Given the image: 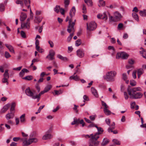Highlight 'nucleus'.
<instances>
[{"instance_id": "f257e3e1", "label": "nucleus", "mask_w": 146, "mask_h": 146, "mask_svg": "<svg viewBox=\"0 0 146 146\" xmlns=\"http://www.w3.org/2000/svg\"><path fill=\"white\" fill-rule=\"evenodd\" d=\"M141 89L140 87H135L131 88L128 87L127 89V91L128 94L131 99H137L141 98L143 94L140 92H136L137 91H141Z\"/></svg>"}, {"instance_id": "f03ea898", "label": "nucleus", "mask_w": 146, "mask_h": 146, "mask_svg": "<svg viewBox=\"0 0 146 146\" xmlns=\"http://www.w3.org/2000/svg\"><path fill=\"white\" fill-rule=\"evenodd\" d=\"M117 72L114 71H111L107 72L106 75L104 76V79L108 82H113L115 80V77Z\"/></svg>"}, {"instance_id": "7ed1b4c3", "label": "nucleus", "mask_w": 146, "mask_h": 146, "mask_svg": "<svg viewBox=\"0 0 146 146\" xmlns=\"http://www.w3.org/2000/svg\"><path fill=\"white\" fill-rule=\"evenodd\" d=\"M95 127H96L97 129L98 132L93 135V134H91V139H94L95 140H97L99 138V135L101 134L103 132V129L101 127H98L97 126H95Z\"/></svg>"}, {"instance_id": "20e7f679", "label": "nucleus", "mask_w": 146, "mask_h": 146, "mask_svg": "<svg viewBox=\"0 0 146 146\" xmlns=\"http://www.w3.org/2000/svg\"><path fill=\"white\" fill-rule=\"evenodd\" d=\"M76 13V9L74 7H72V9L70 10L69 12V15L70 18L68 16L66 19V21L67 22L68 21H69V24H72L71 23L72 21V18L74 16L75 14Z\"/></svg>"}, {"instance_id": "39448f33", "label": "nucleus", "mask_w": 146, "mask_h": 146, "mask_svg": "<svg viewBox=\"0 0 146 146\" xmlns=\"http://www.w3.org/2000/svg\"><path fill=\"white\" fill-rule=\"evenodd\" d=\"M87 30L92 31L94 30L97 27L96 23L93 21L91 22L89 24H87Z\"/></svg>"}, {"instance_id": "423d86ee", "label": "nucleus", "mask_w": 146, "mask_h": 146, "mask_svg": "<svg viewBox=\"0 0 146 146\" xmlns=\"http://www.w3.org/2000/svg\"><path fill=\"white\" fill-rule=\"evenodd\" d=\"M128 56V55L124 52H117L116 55V57L117 59H119L120 58L122 59H127Z\"/></svg>"}, {"instance_id": "0eeeda50", "label": "nucleus", "mask_w": 146, "mask_h": 146, "mask_svg": "<svg viewBox=\"0 0 146 146\" xmlns=\"http://www.w3.org/2000/svg\"><path fill=\"white\" fill-rule=\"evenodd\" d=\"M74 121L72 122L71 124L72 125L74 124L78 125L79 123L82 125V126L83 127L85 124V123L83 119L80 120L79 118L77 119L76 117H74L73 119Z\"/></svg>"}, {"instance_id": "6e6552de", "label": "nucleus", "mask_w": 146, "mask_h": 146, "mask_svg": "<svg viewBox=\"0 0 146 146\" xmlns=\"http://www.w3.org/2000/svg\"><path fill=\"white\" fill-rule=\"evenodd\" d=\"M50 130H48L45 133V134L43 136L42 139L44 140H46L51 139L52 137V135L50 134Z\"/></svg>"}, {"instance_id": "1a4fd4ad", "label": "nucleus", "mask_w": 146, "mask_h": 146, "mask_svg": "<svg viewBox=\"0 0 146 146\" xmlns=\"http://www.w3.org/2000/svg\"><path fill=\"white\" fill-rule=\"evenodd\" d=\"M55 54V52L53 50H50L49 52V54L47 56L46 58H48L50 60H52L54 59V56Z\"/></svg>"}, {"instance_id": "9d476101", "label": "nucleus", "mask_w": 146, "mask_h": 146, "mask_svg": "<svg viewBox=\"0 0 146 146\" xmlns=\"http://www.w3.org/2000/svg\"><path fill=\"white\" fill-rule=\"evenodd\" d=\"M77 55L80 58L83 57L84 55V51L82 49H79L76 51Z\"/></svg>"}, {"instance_id": "9b49d317", "label": "nucleus", "mask_w": 146, "mask_h": 146, "mask_svg": "<svg viewBox=\"0 0 146 146\" xmlns=\"http://www.w3.org/2000/svg\"><path fill=\"white\" fill-rule=\"evenodd\" d=\"M75 20H74L75 21ZM75 25V22H72V24H69V25L68 27V28L67 29V31L69 33H70L72 31L74 30V26Z\"/></svg>"}, {"instance_id": "f8f14e48", "label": "nucleus", "mask_w": 146, "mask_h": 146, "mask_svg": "<svg viewBox=\"0 0 146 146\" xmlns=\"http://www.w3.org/2000/svg\"><path fill=\"white\" fill-rule=\"evenodd\" d=\"M25 92L28 96L31 97L33 98V97L34 96H33L34 94L30 90L29 87H28L25 90Z\"/></svg>"}, {"instance_id": "ddd939ff", "label": "nucleus", "mask_w": 146, "mask_h": 146, "mask_svg": "<svg viewBox=\"0 0 146 146\" xmlns=\"http://www.w3.org/2000/svg\"><path fill=\"white\" fill-rule=\"evenodd\" d=\"M114 17L116 21L120 20L122 18L121 14L117 11H116L114 13Z\"/></svg>"}, {"instance_id": "4468645a", "label": "nucleus", "mask_w": 146, "mask_h": 146, "mask_svg": "<svg viewBox=\"0 0 146 146\" xmlns=\"http://www.w3.org/2000/svg\"><path fill=\"white\" fill-rule=\"evenodd\" d=\"M30 23H24L23 22H21V27L22 28H25L29 29L30 28Z\"/></svg>"}, {"instance_id": "2eb2a0df", "label": "nucleus", "mask_w": 146, "mask_h": 146, "mask_svg": "<svg viewBox=\"0 0 146 146\" xmlns=\"http://www.w3.org/2000/svg\"><path fill=\"white\" fill-rule=\"evenodd\" d=\"M97 17L98 19H104L105 20H106L108 18L106 15L104 13L103 14L98 15Z\"/></svg>"}, {"instance_id": "dca6fc26", "label": "nucleus", "mask_w": 146, "mask_h": 146, "mask_svg": "<svg viewBox=\"0 0 146 146\" xmlns=\"http://www.w3.org/2000/svg\"><path fill=\"white\" fill-rule=\"evenodd\" d=\"M44 92H43L42 91H41L38 95H36L35 96H34L33 97V99H37V101L38 102L40 100V97L41 95L43 94H44Z\"/></svg>"}, {"instance_id": "f3484780", "label": "nucleus", "mask_w": 146, "mask_h": 146, "mask_svg": "<svg viewBox=\"0 0 146 146\" xmlns=\"http://www.w3.org/2000/svg\"><path fill=\"white\" fill-rule=\"evenodd\" d=\"M27 17L26 14L23 13V12L21 13V15L20 16V19L21 22L25 20Z\"/></svg>"}, {"instance_id": "a211bd4d", "label": "nucleus", "mask_w": 146, "mask_h": 146, "mask_svg": "<svg viewBox=\"0 0 146 146\" xmlns=\"http://www.w3.org/2000/svg\"><path fill=\"white\" fill-rule=\"evenodd\" d=\"M5 46L9 49V51L11 52L15 53V51L13 47L11 45L7 44H5Z\"/></svg>"}, {"instance_id": "6ab92c4d", "label": "nucleus", "mask_w": 146, "mask_h": 146, "mask_svg": "<svg viewBox=\"0 0 146 146\" xmlns=\"http://www.w3.org/2000/svg\"><path fill=\"white\" fill-rule=\"evenodd\" d=\"M10 106V104H6L2 109L1 111V112L3 113H5L8 110Z\"/></svg>"}, {"instance_id": "aec40b11", "label": "nucleus", "mask_w": 146, "mask_h": 146, "mask_svg": "<svg viewBox=\"0 0 146 146\" xmlns=\"http://www.w3.org/2000/svg\"><path fill=\"white\" fill-rule=\"evenodd\" d=\"M31 1L30 0H24V5L29 9L30 7Z\"/></svg>"}, {"instance_id": "412c9836", "label": "nucleus", "mask_w": 146, "mask_h": 146, "mask_svg": "<svg viewBox=\"0 0 146 146\" xmlns=\"http://www.w3.org/2000/svg\"><path fill=\"white\" fill-rule=\"evenodd\" d=\"M91 141V143L94 144L93 146H98L100 142L97 140H95L94 139H90Z\"/></svg>"}, {"instance_id": "4be33fe9", "label": "nucleus", "mask_w": 146, "mask_h": 146, "mask_svg": "<svg viewBox=\"0 0 146 146\" xmlns=\"http://www.w3.org/2000/svg\"><path fill=\"white\" fill-rule=\"evenodd\" d=\"M51 87L52 86L51 85H47L45 87L44 90L42 91L44 92V93L47 92L50 89Z\"/></svg>"}, {"instance_id": "5701e85b", "label": "nucleus", "mask_w": 146, "mask_h": 146, "mask_svg": "<svg viewBox=\"0 0 146 146\" xmlns=\"http://www.w3.org/2000/svg\"><path fill=\"white\" fill-rule=\"evenodd\" d=\"M22 141H23V145L24 146H27L31 144L29 139L28 140H24L23 139H22Z\"/></svg>"}, {"instance_id": "b1692460", "label": "nucleus", "mask_w": 146, "mask_h": 146, "mask_svg": "<svg viewBox=\"0 0 146 146\" xmlns=\"http://www.w3.org/2000/svg\"><path fill=\"white\" fill-rule=\"evenodd\" d=\"M91 91L92 94L95 97H97L98 96V94L96 90L93 87L91 88Z\"/></svg>"}, {"instance_id": "393cba45", "label": "nucleus", "mask_w": 146, "mask_h": 146, "mask_svg": "<svg viewBox=\"0 0 146 146\" xmlns=\"http://www.w3.org/2000/svg\"><path fill=\"white\" fill-rule=\"evenodd\" d=\"M144 73L143 70L142 68H139L137 70L138 77L139 78L141 75Z\"/></svg>"}, {"instance_id": "a878e982", "label": "nucleus", "mask_w": 146, "mask_h": 146, "mask_svg": "<svg viewBox=\"0 0 146 146\" xmlns=\"http://www.w3.org/2000/svg\"><path fill=\"white\" fill-rule=\"evenodd\" d=\"M76 74V73H75L74 74V75L70 77V78L71 79H73L75 81H77L80 80L79 77L77 75L75 76L74 75Z\"/></svg>"}, {"instance_id": "bb28decb", "label": "nucleus", "mask_w": 146, "mask_h": 146, "mask_svg": "<svg viewBox=\"0 0 146 146\" xmlns=\"http://www.w3.org/2000/svg\"><path fill=\"white\" fill-rule=\"evenodd\" d=\"M109 142V139H107V138H104L102 143L101 145L102 146H104L108 143Z\"/></svg>"}, {"instance_id": "cd10ccee", "label": "nucleus", "mask_w": 146, "mask_h": 146, "mask_svg": "<svg viewBox=\"0 0 146 146\" xmlns=\"http://www.w3.org/2000/svg\"><path fill=\"white\" fill-rule=\"evenodd\" d=\"M110 127L108 128V130L109 132H110V130L111 129H114L115 128V123L114 122H113L112 124L110 126Z\"/></svg>"}, {"instance_id": "c85d7f7f", "label": "nucleus", "mask_w": 146, "mask_h": 146, "mask_svg": "<svg viewBox=\"0 0 146 146\" xmlns=\"http://www.w3.org/2000/svg\"><path fill=\"white\" fill-rule=\"evenodd\" d=\"M25 115L24 114L22 115L20 117V120L21 122L22 123L24 122L25 121Z\"/></svg>"}, {"instance_id": "c756f323", "label": "nucleus", "mask_w": 146, "mask_h": 146, "mask_svg": "<svg viewBox=\"0 0 146 146\" xmlns=\"http://www.w3.org/2000/svg\"><path fill=\"white\" fill-rule=\"evenodd\" d=\"M85 2L86 3L88 6H92V2L90 0H84Z\"/></svg>"}, {"instance_id": "7c9ffc66", "label": "nucleus", "mask_w": 146, "mask_h": 146, "mask_svg": "<svg viewBox=\"0 0 146 146\" xmlns=\"http://www.w3.org/2000/svg\"><path fill=\"white\" fill-rule=\"evenodd\" d=\"M140 15L142 17L146 16V10L140 11L139 12Z\"/></svg>"}, {"instance_id": "2f4dec72", "label": "nucleus", "mask_w": 146, "mask_h": 146, "mask_svg": "<svg viewBox=\"0 0 146 146\" xmlns=\"http://www.w3.org/2000/svg\"><path fill=\"white\" fill-rule=\"evenodd\" d=\"M140 53L143 58L146 59V50H143L141 51Z\"/></svg>"}, {"instance_id": "473e14b6", "label": "nucleus", "mask_w": 146, "mask_h": 146, "mask_svg": "<svg viewBox=\"0 0 146 146\" xmlns=\"http://www.w3.org/2000/svg\"><path fill=\"white\" fill-rule=\"evenodd\" d=\"M29 141L31 143H35L37 142L38 140L36 138H29Z\"/></svg>"}, {"instance_id": "72a5a7b5", "label": "nucleus", "mask_w": 146, "mask_h": 146, "mask_svg": "<svg viewBox=\"0 0 146 146\" xmlns=\"http://www.w3.org/2000/svg\"><path fill=\"white\" fill-rule=\"evenodd\" d=\"M60 9V6L59 5H57L54 8V10L56 13H58L59 12V11Z\"/></svg>"}, {"instance_id": "f704fd0d", "label": "nucleus", "mask_w": 146, "mask_h": 146, "mask_svg": "<svg viewBox=\"0 0 146 146\" xmlns=\"http://www.w3.org/2000/svg\"><path fill=\"white\" fill-rule=\"evenodd\" d=\"M132 16L137 21H139V17L138 15L135 13H133L132 14Z\"/></svg>"}, {"instance_id": "c9c22d12", "label": "nucleus", "mask_w": 146, "mask_h": 146, "mask_svg": "<svg viewBox=\"0 0 146 146\" xmlns=\"http://www.w3.org/2000/svg\"><path fill=\"white\" fill-rule=\"evenodd\" d=\"M23 79L27 80L30 81L33 79V77L31 76H27L23 78Z\"/></svg>"}, {"instance_id": "e433bc0d", "label": "nucleus", "mask_w": 146, "mask_h": 146, "mask_svg": "<svg viewBox=\"0 0 146 146\" xmlns=\"http://www.w3.org/2000/svg\"><path fill=\"white\" fill-rule=\"evenodd\" d=\"M16 3L17 4H20L21 6L22 7H23L24 6V4L23 2L22 1H20V0H17L16 1Z\"/></svg>"}, {"instance_id": "4c0bfd02", "label": "nucleus", "mask_w": 146, "mask_h": 146, "mask_svg": "<svg viewBox=\"0 0 146 146\" xmlns=\"http://www.w3.org/2000/svg\"><path fill=\"white\" fill-rule=\"evenodd\" d=\"M7 64H4L0 66V71L2 73L4 72V69L5 68Z\"/></svg>"}, {"instance_id": "58836bf2", "label": "nucleus", "mask_w": 146, "mask_h": 146, "mask_svg": "<svg viewBox=\"0 0 146 146\" xmlns=\"http://www.w3.org/2000/svg\"><path fill=\"white\" fill-rule=\"evenodd\" d=\"M16 106V104L15 102H13L11 104V105L10 110L11 112L12 111L15 110V108Z\"/></svg>"}, {"instance_id": "ea45409f", "label": "nucleus", "mask_w": 146, "mask_h": 146, "mask_svg": "<svg viewBox=\"0 0 146 146\" xmlns=\"http://www.w3.org/2000/svg\"><path fill=\"white\" fill-rule=\"evenodd\" d=\"M8 70H5V73L3 74L4 77L8 78H9V74L8 73Z\"/></svg>"}, {"instance_id": "a19ab883", "label": "nucleus", "mask_w": 146, "mask_h": 146, "mask_svg": "<svg viewBox=\"0 0 146 146\" xmlns=\"http://www.w3.org/2000/svg\"><path fill=\"white\" fill-rule=\"evenodd\" d=\"M108 108H105L104 109V112L105 114L107 115H110V111L107 109Z\"/></svg>"}, {"instance_id": "79ce46f5", "label": "nucleus", "mask_w": 146, "mask_h": 146, "mask_svg": "<svg viewBox=\"0 0 146 146\" xmlns=\"http://www.w3.org/2000/svg\"><path fill=\"white\" fill-rule=\"evenodd\" d=\"M5 7L3 3L0 4V11L1 12H3L5 11Z\"/></svg>"}, {"instance_id": "37998d69", "label": "nucleus", "mask_w": 146, "mask_h": 146, "mask_svg": "<svg viewBox=\"0 0 146 146\" xmlns=\"http://www.w3.org/2000/svg\"><path fill=\"white\" fill-rule=\"evenodd\" d=\"M57 56L59 59L63 60H68V59L66 57H63L60 54H58Z\"/></svg>"}, {"instance_id": "c03bdc74", "label": "nucleus", "mask_w": 146, "mask_h": 146, "mask_svg": "<svg viewBox=\"0 0 146 146\" xmlns=\"http://www.w3.org/2000/svg\"><path fill=\"white\" fill-rule=\"evenodd\" d=\"M64 3L65 7L66 8L69 4L70 0H64Z\"/></svg>"}, {"instance_id": "a18cd8bd", "label": "nucleus", "mask_w": 146, "mask_h": 146, "mask_svg": "<svg viewBox=\"0 0 146 146\" xmlns=\"http://www.w3.org/2000/svg\"><path fill=\"white\" fill-rule=\"evenodd\" d=\"M8 78L4 77L2 80V82L3 83H6V84L8 85L9 84L8 82Z\"/></svg>"}, {"instance_id": "49530a36", "label": "nucleus", "mask_w": 146, "mask_h": 146, "mask_svg": "<svg viewBox=\"0 0 146 146\" xmlns=\"http://www.w3.org/2000/svg\"><path fill=\"white\" fill-rule=\"evenodd\" d=\"M81 43V40L78 39L76 41L75 45L76 46H78L80 45Z\"/></svg>"}, {"instance_id": "de8ad7c7", "label": "nucleus", "mask_w": 146, "mask_h": 146, "mask_svg": "<svg viewBox=\"0 0 146 146\" xmlns=\"http://www.w3.org/2000/svg\"><path fill=\"white\" fill-rule=\"evenodd\" d=\"M35 19L38 22V24L41 21L42 19V18L40 17H35Z\"/></svg>"}, {"instance_id": "09e8293b", "label": "nucleus", "mask_w": 146, "mask_h": 146, "mask_svg": "<svg viewBox=\"0 0 146 146\" xmlns=\"http://www.w3.org/2000/svg\"><path fill=\"white\" fill-rule=\"evenodd\" d=\"M5 57L7 58H8L11 57V55L9 52L5 51Z\"/></svg>"}, {"instance_id": "8fccbe9b", "label": "nucleus", "mask_w": 146, "mask_h": 146, "mask_svg": "<svg viewBox=\"0 0 146 146\" xmlns=\"http://www.w3.org/2000/svg\"><path fill=\"white\" fill-rule=\"evenodd\" d=\"M112 141L115 144L119 145H120V143L119 141L117 139H113Z\"/></svg>"}, {"instance_id": "3c124183", "label": "nucleus", "mask_w": 146, "mask_h": 146, "mask_svg": "<svg viewBox=\"0 0 146 146\" xmlns=\"http://www.w3.org/2000/svg\"><path fill=\"white\" fill-rule=\"evenodd\" d=\"M6 117L7 119L9 120L13 117V116L11 115L10 113H8L6 115Z\"/></svg>"}, {"instance_id": "603ef678", "label": "nucleus", "mask_w": 146, "mask_h": 146, "mask_svg": "<svg viewBox=\"0 0 146 146\" xmlns=\"http://www.w3.org/2000/svg\"><path fill=\"white\" fill-rule=\"evenodd\" d=\"M130 84L132 86H135L136 85V82L134 80H131L130 82Z\"/></svg>"}, {"instance_id": "864d4df0", "label": "nucleus", "mask_w": 146, "mask_h": 146, "mask_svg": "<svg viewBox=\"0 0 146 146\" xmlns=\"http://www.w3.org/2000/svg\"><path fill=\"white\" fill-rule=\"evenodd\" d=\"M82 12L84 13H86L87 12L86 8V6L84 5H82Z\"/></svg>"}, {"instance_id": "5fc2aeb1", "label": "nucleus", "mask_w": 146, "mask_h": 146, "mask_svg": "<svg viewBox=\"0 0 146 146\" xmlns=\"http://www.w3.org/2000/svg\"><path fill=\"white\" fill-rule=\"evenodd\" d=\"M36 133L35 132H33L30 134V135L29 138H33L36 136Z\"/></svg>"}, {"instance_id": "6e6d98bb", "label": "nucleus", "mask_w": 146, "mask_h": 146, "mask_svg": "<svg viewBox=\"0 0 146 146\" xmlns=\"http://www.w3.org/2000/svg\"><path fill=\"white\" fill-rule=\"evenodd\" d=\"M21 37L23 38H26V34L24 31H22L21 32Z\"/></svg>"}, {"instance_id": "4d7b16f0", "label": "nucleus", "mask_w": 146, "mask_h": 146, "mask_svg": "<svg viewBox=\"0 0 146 146\" xmlns=\"http://www.w3.org/2000/svg\"><path fill=\"white\" fill-rule=\"evenodd\" d=\"M54 93L55 95H58L60 94H61L62 93V91L61 90H60L59 91H58L57 90H54Z\"/></svg>"}, {"instance_id": "13d9d810", "label": "nucleus", "mask_w": 146, "mask_h": 146, "mask_svg": "<svg viewBox=\"0 0 146 146\" xmlns=\"http://www.w3.org/2000/svg\"><path fill=\"white\" fill-rule=\"evenodd\" d=\"M35 87L36 89L37 90L38 92H40V89L39 84L38 83H36L35 85Z\"/></svg>"}, {"instance_id": "bf43d9fd", "label": "nucleus", "mask_w": 146, "mask_h": 146, "mask_svg": "<svg viewBox=\"0 0 146 146\" xmlns=\"http://www.w3.org/2000/svg\"><path fill=\"white\" fill-rule=\"evenodd\" d=\"M83 98L84 99V102H85V101H88L89 100V98H88V97L86 95H84Z\"/></svg>"}, {"instance_id": "052dcab7", "label": "nucleus", "mask_w": 146, "mask_h": 146, "mask_svg": "<svg viewBox=\"0 0 146 146\" xmlns=\"http://www.w3.org/2000/svg\"><path fill=\"white\" fill-rule=\"evenodd\" d=\"M48 43L50 45V46L51 48H53L54 46V44L53 42L51 40H49Z\"/></svg>"}, {"instance_id": "680f3d73", "label": "nucleus", "mask_w": 146, "mask_h": 146, "mask_svg": "<svg viewBox=\"0 0 146 146\" xmlns=\"http://www.w3.org/2000/svg\"><path fill=\"white\" fill-rule=\"evenodd\" d=\"M134 63V61L133 60L131 59L128 60V63L129 64L132 65Z\"/></svg>"}, {"instance_id": "e2e57ef3", "label": "nucleus", "mask_w": 146, "mask_h": 146, "mask_svg": "<svg viewBox=\"0 0 146 146\" xmlns=\"http://www.w3.org/2000/svg\"><path fill=\"white\" fill-rule=\"evenodd\" d=\"M122 78L124 80H125L127 79V77L125 73L123 74Z\"/></svg>"}, {"instance_id": "0e129e2a", "label": "nucleus", "mask_w": 146, "mask_h": 146, "mask_svg": "<svg viewBox=\"0 0 146 146\" xmlns=\"http://www.w3.org/2000/svg\"><path fill=\"white\" fill-rule=\"evenodd\" d=\"M90 124L88 126V128H91L92 127H95V126H96V125H95L94 124L91 122V123H90Z\"/></svg>"}, {"instance_id": "69168bd1", "label": "nucleus", "mask_w": 146, "mask_h": 146, "mask_svg": "<svg viewBox=\"0 0 146 146\" xmlns=\"http://www.w3.org/2000/svg\"><path fill=\"white\" fill-rule=\"evenodd\" d=\"M24 72L22 70L19 73V74L20 77H22L24 76Z\"/></svg>"}, {"instance_id": "338daca9", "label": "nucleus", "mask_w": 146, "mask_h": 146, "mask_svg": "<svg viewBox=\"0 0 146 146\" xmlns=\"http://www.w3.org/2000/svg\"><path fill=\"white\" fill-rule=\"evenodd\" d=\"M137 71L136 70H134L132 74V76L133 78L134 79H135L136 78V74Z\"/></svg>"}, {"instance_id": "774afa93", "label": "nucleus", "mask_w": 146, "mask_h": 146, "mask_svg": "<svg viewBox=\"0 0 146 146\" xmlns=\"http://www.w3.org/2000/svg\"><path fill=\"white\" fill-rule=\"evenodd\" d=\"M106 122V123L109 126H110V121L109 119H106L105 120Z\"/></svg>"}]
</instances>
